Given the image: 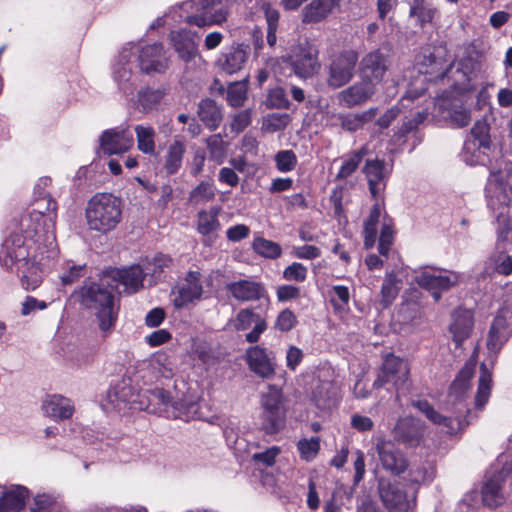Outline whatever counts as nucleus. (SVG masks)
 <instances>
[{"mask_svg": "<svg viewBox=\"0 0 512 512\" xmlns=\"http://www.w3.org/2000/svg\"><path fill=\"white\" fill-rule=\"evenodd\" d=\"M250 55V47L244 43L226 47L218 56L216 66L225 74L233 75L241 71Z\"/></svg>", "mask_w": 512, "mask_h": 512, "instance_id": "nucleus-23", "label": "nucleus"}, {"mask_svg": "<svg viewBox=\"0 0 512 512\" xmlns=\"http://www.w3.org/2000/svg\"><path fill=\"white\" fill-rule=\"evenodd\" d=\"M380 463L384 470L399 476L408 468V460L404 453L391 441H379L376 445Z\"/></svg>", "mask_w": 512, "mask_h": 512, "instance_id": "nucleus-25", "label": "nucleus"}, {"mask_svg": "<svg viewBox=\"0 0 512 512\" xmlns=\"http://www.w3.org/2000/svg\"><path fill=\"white\" fill-rule=\"evenodd\" d=\"M362 172L367 179L371 197L374 200H379L386 189L391 168H387L383 159H367Z\"/></svg>", "mask_w": 512, "mask_h": 512, "instance_id": "nucleus-20", "label": "nucleus"}, {"mask_svg": "<svg viewBox=\"0 0 512 512\" xmlns=\"http://www.w3.org/2000/svg\"><path fill=\"white\" fill-rule=\"evenodd\" d=\"M415 281L438 302L444 291L450 290L460 282V274L450 270H440L439 274L423 271L415 277Z\"/></svg>", "mask_w": 512, "mask_h": 512, "instance_id": "nucleus-16", "label": "nucleus"}, {"mask_svg": "<svg viewBox=\"0 0 512 512\" xmlns=\"http://www.w3.org/2000/svg\"><path fill=\"white\" fill-rule=\"evenodd\" d=\"M297 449L299 451L301 459L310 462L319 453L320 438L311 437L310 439H300L297 443Z\"/></svg>", "mask_w": 512, "mask_h": 512, "instance_id": "nucleus-57", "label": "nucleus"}, {"mask_svg": "<svg viewBox=\"0 0 512 512\" xmlns=\"http://www.w3.org/2000/svg\"><path fill=\"white\" fill-rule=\"evenodd\" d=\"M340 0H312L301 11L303 24H318L325 21L339 6Z\"/></svg>", "mask_w": 512, "mask_h": 512, "instance_id": "nucleus-35", "label": "nucleus"}, {"mask_svg": "<svg viewBox=\"0 0 512 512\" xmlns=\"http://www.w3.org/2000/svg\"><path fill=\"white\" fill-rule=\"evenodd\" d=\"M138 65L147 74H163L169 67V57L160 42L146 44L138 49Z\"/></svg>", "mask_w": 512, "mask_h": 512, "instance_id": "nucleus-18", "label": "nucleus"}, {"mask_svg": "<svg viewBox=\"0 0 512 512\" xmlns=\"http://www.w3.org/2000/svg\"><path fill=\"white\" fill-rule=\"evenodd\" d=\"M482 503L484 506L495 509L502 505L504 496L502 493V480L494 473L482 486Z\"/></svg>", "mask_w": 512, "mask_h": 512, "instance_id": "nucleus-42", "label": "nucleus"}, {"mask_svg": "<svg viewBox=\"0 0 512 512\" xmlns=\"http://www.w3.org/2000/svg\"><path fill=\"white\" fill-rule=\"evenodd\" d=\"M397 279L393 275L387 276L381 287V303L383 307H388L398 295V288L396 286Z\"/></svg>", "mask_w": 512, "mask_h": 512, "instance_id": "nucleus-62", "label": "nucleus"}, {"mask_svg": "<svg viewBox=\"0 0 512 512\" xmlns=\"http://www.w3.org/2000/svg\"><path fill=\"white\" fill-rule=\"evenodd\" d=\"M443 71H447L445 78L451 82L450 87L460 95H465L476 90L482 65L477 59L467 56L460 59L456 66L449 64Z\"/></svg>", "mask_w": 512, "mask_h": 512, "instance_id": "nucleus-8", "label": "nucleus"}, {"mask_svg": "<svg viewBox=\"0 0 512 512\" xmlns=\"http://www.w3.org/2000/svg\"><path fill=\"white\" fill-rule=\"evenodd\" d=\"M186 153V144L180 139L174 141L168 146L165 156L163 169L168 176L175 175L182 167L184 155Z\"/></svg>", "mask_w": 512, "mask_h": 512, "instance_id": "nucleus-41", "label": "nucleus"}, {"mask_svg": "<svg viewBox=\"0 0 512 512\" xmlns=\"http://www.w3.org/2000/svg\"><path fill=\"white\" fill-rule=\"evenodd\" d=\"M165 95V89L147 87L138 92V102L143 111L149 112L157 108Z\"/></svg>", "mask_w": 512, "mask_h": 512, "instance_id": "nucleus-50", "label": "nucleus"}, {"mask_svg": "<svg viewBox=\"0 0 512 512\" xmlns=\"http://www.w3.org/2000/svg\"><path fill=\"white\" fill-rule=\"evenodd\" d=\"M428 117V112L426 110H422L417 112L413 118L408 119L402 123V125L395 131L392 140L395 143L405 142V138L407 134L416 131L418 127L424 123V121Z\"/></svg>", "mask_w": 512, "mask_h": 512, "instance_id": "nucleus-51", "label": "nucleus"}, {"mask_svg": "<svg viewBox=\"0 0 512 512\" xmlns=\"http://www.w3.org/2000/svg\"><path fill=\"white\" fill-rule=\"evenodd\" d=\"M473 315L467 311H457L453 314V322L450 325V332L456 347H459L466 340L473 329Z\"/></svg>", "mask_w": 512, "mask_h": 512, "instance_id": "nucleus-38", "label": "nucleus"}, {"mask_svg": "<svg viewBox=\"0 0 512 512\" xmlns=\"http://www.w3.org/2000/svg\"><path fill=\"white\" fill-rule=\"evenodd\" d=\"M475 368L476 361L472 358L467 360L451 383L447 395L445 404L447 409L455 414L459 430L466 428L478 418V414L470 410L467 402V393L475 373Z\"/></svg>", "mask_w": 512, "mask_h": 512, "instance_id": "nucleus-4", "label": "nucleus"}, {"mask_svg": "<svg viewBox=\"0 0 512 512\" xmlns=\"http://www.w3.org/2000/svg\"><path fill=\"white\" fill-rule=\"evenodd\" d=\"M249 77L246 76L242 81L233 82L227 89V102L232 107H241L246 98L248 90Z\"/></svg>", "mask_w": 512, "mask_h": 512, "instance_id": "nucleus-53", "label": "nucleus"}, {"mask_svg": "<svg viewBox=\"0 0 512 512\" xmlns=\"http://www.w3.org/2000/svg\"><path fill=\"white\" fill-rule=\"evenodd\" d=\"M169 39L178 58L184 63L189 64L200 58L197 33L182 28L171 31Z\"/></svg>", "mask_w": 512, "mask_h": 512, "instance_id": "nucleus-22", "label": "nucleus"}, {"mask_svg": "<svg viewBox=\"0 0 512 512\" xmlns=\"http://www.w3.org/2000/svg\"><path fill=\"white\" fill-rule=\"evenodd\" d=\"M377 110V108H370L362 113L339 114L338 119L342 129L355 132L371 121L376 116Z\"/></svg>", "mask_w": 512, "mask_h": 512, "instance_id": "nucleus-47", "label": "nucleus"}, {"mask_svg": "<svg viewBox=\"0 0 512 512\" xmlns=\"http://www.w3.org/2000/svg\"><path fill=\"white\" fill-rule=\"evenodd\" d=\"M44 414L55 420L63 421L70 419L75 412L73 402L60 394L48 395L42 403Z\"/></svg>", "mask_w": 512, "mask_h": 512, "instance_id": "nucleus-36", "label": "nucleus"}, {"mask_svg": "<svg viewBox=\"0 0 512 512\" xmlns=\"http://www.w3.org/2000/svg\"><path fill=\"white\" fill-rule=\"evenodd\" d=\"M291 67L300 78H311L320 69L318 45L305 39L300 42L291 57Z\"/></svg>", "mask_w": 512, "mask_h": 512, "instance_id": "nucleus-14", "label": "nucleus"}, {"mask_svg": "<svg viewBox=\"0 0 512 512\" xmlns=\"http://www.w3.org/2000/svg\"><path fill=\"white\" fill-rule=\"evenodd\" d=\"M146 276L144 267L132 265L118 271V280L130 293L137 292L143 287V280Z\"/></svg>", "mask_w": 512, "mask_h": 512, "instance_id": "nucleus-44", "label": "nucleus"}, {"mask_svg": "<svg viewBox=\"0 0 512 512\" xmlns=\"http://www.w3.org/2000/svg\"><path fill=\"white\" fill-rule=\"evenodd\" d=\"M490 127L486 121H476L470 131V136L463 145V158L467 164L474 165L480 162V154L490 149Z\"/></svg>", "mask_w": 512, "mask_h": 512, "instance_id": "nucleus-15", "label": "nucleus"}, {"mask_svg": "<svg viewBox=\"0 0 512 512\" xmlns=\"http://www.w3.org/2000/svg\"><path fill=\"white\" fill-rule=\"evenodd\" d=\"M487 206L495 218L498 241L512 239V206L503 184L489 179L486 186Z\"/></svg>", "mask_w": 512, "mask_h": 512, "instance_id": "nucleus-6", "label": "nucleus"}, {"mask_svg": "<svg viewBox=\"0 0 512 512\" xmlns=\"http://www.w3.org/2000/svg\"><path fill=\"white\" fill-rule=\"evenodd\" d=\"M173 259L163 253H157L151 260L144 263L146 276L150 275L154 283L162 280L166 276L167 269H170Z\"/></svg>", "mask_w": 512, "mask_h": 512, "instance_id": "nucleus-45", "label": "nucleus"}, {"mask_svg": "<svg viewBox=\"0 0 512 512\" xmlns=\"http://www.w3.org/2000/svg\"><path fill=\"white\" fill-rule=\"evenodd\" d=\"M265 104L271 109H289L290 101L284 88L275 87L268 92Z\"/></svg>", "mask_w": 512, "mask_h": 512, "instance_id": "nucleus-60", "label": "nucleus"}, {"mask_svg": "<svg viewBox=\"0 0 512 512\" xmlns=\"http://www.w3.org/2000/svg\"><path fill=\"white\" fill-rule=\"evenodd\" d=\"M138 149L148 155L155 154L156 132L152 126L137 125L135 127Z\"/></svg>", "mask_w": 512, "mask_h": 512, "instance_id": "nucleus-49", "label": "nucleus"}, {"mask_svg": "<svg viewBox=\"0 0 512 512\" xmlns=\"http://www.w3.org/2000/svg\"><path fill=\"white\" fill-rule=\"evenodd\" d=\"M366 153L367 149L365 147L350 153L347 158L344 159L336 175V179L344 180L350 177L357 170Z\"/></svg>", "mask_w": 512, "mask_h": 512, "instance_id": "nucleus-52", "label": "nucleus"}, {"mask_svg": "<svg viewBox=\"0 0 512 512\" xmlns=\"http://www.w3.org/2000/svg\"><path fill=\"white\" fill-rule=\"evenodd\" d=\"M26 235L12 232L7 237L0 250V262L7 269H12L18 261H23L30 256V242L36 243L41 235H35L32 228H25Z\"/></svg>", "mask_w": 512, "mask_h": 512, "instance_id": "nucleus-11", "label": "nucleus"}, {"mask_svg": "<svg viewBox=\"0 0 512 512\" xmlns=\"http://www.w3.org/2000/svg\"><path fill=\"white\" fill-rule=\"evenodd\" d=\"M36 206L20 222L22 228H32L35 235H42L53 230L57 218V202L49 195L39 193Z\"/></svg>", "mask_w": 512, "mask_h": 512, "instance_id": "nucleus-10", "label": "nucleus"}, {"mask_svg": "<svg viewBox=\"0 0 512 512\" xmlns=\"http://www.w3.org/2000/svg\"><path fill=\"white\" fill-rule=\"evenodd\" d=\"M221 208L213 206L209 211L201 210L197 215V231L203 236H208L221 228L218 215Z\"/></svg>", "mask_w": 512, "mask_h": 512, "instance_id": "nucleus-46", "label": "nucleus"}, {"mask_svg": "<svg viewBox=\"0 0 512 512\" xmlns=\"http://www.w3.org/2000/svg\"><path fill=\"white\" fill-rule=\"evenodd\" d=\"M510 338L509 324L505 310L500 309L494 317L487 337L486 347L489 351L490 368L486 363L480 365V376L475 395V409L481 411L488 403L493 386L492 369L498 354Z\"/></svg>", "mask_w": 512, "mask_h": 512, "instance_id": "nucleus-2", "label": "nucleus"}, {"mask_svg": "<svg viewBox=\"0 0 512 512\" xmlns=\"http://www.w3.org/2000/svg\"><path fill=\"white\" fill-rule=\"evenodd\" d=\"M298 325V319L295 313L289 308L279 312L274 322V329L282 333H287Z\"/></svg>", "mask_w": 512, "mask_h": 512, "instance_id": "nucleus-59", "label": "nucleus"}, {"mask_svg": "<svg viewBox=\"0 0 512 512\" xmlns=\"http://www.w3.org/2000/svg\"><path fill=\"white\" fill-rule=\"evenodd\" d=\"M138 394L132 387L130 379H122L112 385L107 392V401L118 412L129 407L138 409Z\"/></svg>", "mask_w": 512, "mask_h": 512, "instance_id": "nucleus-26", "label": "nucleus"}, {"mask_svg": "<svg viewBox=\"0 0 512 512\" xmlns=\"http://www.w3.org/2000/svg\"><path fill=\"white\" fill-rule=\"evenodd\" d=\"M29 512H69L59 496L38 493L33 497Z\"/></svg>", "mask_w": 512, "mask_h": 512, "instance_id": "nucleus-43", "label": "nucleus"}, {"mask_svg": "<svg viewBox=\"0 0 512 512\" xmlns=\"http://www.w3.org/2000/svg\"><path fill=\"white\" fill-rule=\"evenodd\" d=\"M288 402L283 389L275 384H268L267 390L261 392L259 419L265 434L274 435L286 427Z\"/></svg>", "mask_w": 512, "mask_h": 512, "instance_id": "nucleus-5", "label": "nucleus"}, {"mask_svg": "<svg viewBox=\"0 0 512 512\" xmlns=\"http://www.w3.org/2000/svg\"><path fill=\"white\" fill-rule=\"evenodd\" d=\"M133 143L132 132L128 128L123 127L107 129L99 137L100 149L109 156L127 152Z\"/></svg>", "mask_w": 512, "mask_h": 512, "instance_id": "nucleus-21", "label": "nucleus"}, {"mask_svg": "<svg viewBox=\"0 0 512 512\" xmlns=\"http://www.w3.org/2000/svg\"><path fill=\"white\" fill-rule=\"evenodd\" d=\"M216 189L213 183L202 181L189 193V202L200 204L214 199Z\"/></svg>", "mask_w": 512, "mask_h": 512, "instance_id": "nucleus-55", "label": "nucleus"}, {"mask_svg": "<svg viewBox=\"0 0 512 512\" xmlns=\"http://www.w3.org/2000/svg\"><path fill=\"white\" fill-rule=\"evenodd\" d=\"M123 202L112 193H96L87 202L85 218L90 230L106 234L122 219Z\"/></svg>", "mask_w": 512, "mask_h": 512, "instance_id": "nucleus-3", "label": "nucleus"}, {"mask_svg": "<svg viewBox=\"0 0 512 512\" xmlns=\"http://www.w3.org/2000/svg\"><path fill=\"white\" fill-rule=\"evenodd\" d=\"M184 283L177 288L173 299V305L177 309H182L195 300H199L203 294L201 283V273L199 271H188Z\"/></svg>", "mask_w": 512, "mask_h": 512, "instance_id": "nucleus-29", "label": "nucleus"}, {"mask_svg": "<svg viewBox=\"0 0 512 512\" xmlns=\"http://www.w3.org/2000/svg\"><path fill=\"white\" fill-rule=\"evenodd\" d=\"M86 264L75 265L71 261L67 262V268L60 275V281L63 286L72 285L85 275Z\"/></svg>", "mask_w": 512, "mask_h": 512, "instance_id": "nucleus-61", "label": "nucleus"}, {"mask_svg": "<svg viewBox=\"0 0 512 512\" xmlns=\"http://www.w3.org/2000/svg\"><path fill=\"white\" fill-rule=\"evenodd\" d=\"M390 67V55L377 48L365 54L359 62L360 78L376 87Z\"/></svg>", "mask_w": 512, "mask_h": 512, "instance_id": "nucleus-17", "label": "nucleus"}, {"mask_svg": "<svg viewBox=\"0 0 512 512\" xmlns=\"http://www.w3.org/2000/svg\"><path fill=\"white\" fill-rule=\"evenodd\" d=\"M394 241V229L391 219H384V222L381 227L379 242H378V252L382 256H387L390 247Z\"/></svg>", "mask_w": 512, "mask_h": 512, "instance_id": "nucleus-58", "label": "nucleus"}, {"mask_svg": "<svg viewBox=\"0 0 512 512\" xmlns=\"http://www.w3.org/2000/svg\"><path fill=\"white\" fill-rule=\"evenodd\" d=\"M16 272L20 278L21 286L27 290L37 289L44 278L43 257L37 259V256L28 257L23 261H18L14 264Z\"/></svg>", "mask_w": 512, "mask_h": 512, "instance_id": "nucleus-24", "label": "nucleus"}, {"mask_svg": "<svg viewBox=\"0 0 512 512\" xmlns=\"http://www.w3.org/2000/svg\"><path fill=\"white\" fill-rule=\"evenodd\" d=\"M226 290L240 302L258 301L267 297L264 284L250 279L230 282L226 285Z\"/></svg>", "mask_w": 512, "mask_h": 512, "instance_id": "nucleus-30", "label": "nucleus"}, {"mask_svg": "<svg viewBox=\"0 0 512 512\" xmlns=\"http://www.w3.org/2000/svg\"><path fill=\"white\" fill-rule=\"evenodd\" d=\"M378 492L383 505L391 512H415L416 492L408 496L398 483L384 477L378 479Z\"/></svg>", "mask_w": 512, "mask_h": 512, "instance_id": "nucleus-12", "label": "nucleus"}, {"mask_svg": "<svg viewBox=\"0 0 512 512\" xmlns=\"http://www.w3.org/2000/svg\"><path fill=\"white\" fill-rule=\"evenodd\" d=\"M275 163L280 172H290L297 165V156L292 150H281L275 155Z\"/></svg>", "mask_w": 512, "mask_h": 512, "instance_id": "nucleus-63", "label": "nucleus"}, {"mask_svg": "<svg viewBox=\"0 0 512 512\" xmlns=\"http://www.w3.org/2000/svg\"><path fill=\"white\" fill-rule=\"evenodd\" d=\"M445 109L448 112L450 122L456 127H465L471 121V114L462 104L450 103Z\"/></svg>", "mask_w": 512, "mask_h": 512, "instance_id": "nucleus-56", "label": "nucleus"}, {"mask_svg": "<svg viewBox=\"0 0 512 512\" xmlns=\"http://www.w3.org/2000/svg\"><path fill=\"white\" fill-rule=\"evenodd\" d=\"M252 248L258 255L267 259H277L282 254V248L278 243L263 237L255 238Z\"/></svg>", "mask_w": 512, "mask_h": 512, "instance_id": "nucleus-54", "label": "nucleus"}, {"mask_svg": "<svg viewBox=\"0 0 512 512\" xmlns=\"http://www.w3.org/2000/svg\"><path fill=\"white\" fill-rule=\"evenodd\" d=\"M207 149L210 157L217 161H221L226 153V143L220 134H213L206 140Z\"/></svg>", "mask_w": 512, "mask_h": 512, "instance_id": "nucleus-64", "label": "nucleus"}, {"mask_svg": "<svg viewBox=\"0 0 512 512\" xmlns=\"http://www.w3.org/2000/svg\"><path fill=\"white\" fill-rule=\"evenodd\" d=\"M375 91L376 87L372 83L361 78L360 81L340 91L337 100L340 106L351 109L366 103Z\"/></svg>", "mask_w": 512, "mask_h": 512, "instance_id": "nucleus-28", "label": "nucleus"}, {"mask_svg": "<svg viewBox=\"0 0 512 512\" xmlns=\"http://www.w3.org/2000/svg\"><path fill=\"white\" fill-rule=\"evenodd\" d=\"M339 387L330 380L319 381L312 390L311 400L320 410H330L339 403Z\"/></svg>", "mask_w": 512, "mask_h": 512, "instance_id": "nucleus-37", "label": "nucleus"}, {"mask_svg": "<svg viewBox=\"0 0 512 512\" xmlns=\"http://www.w3.org/2000/svg\"><path fill=\"white\" fill-rule=\"evenodd\" d=\"M171 415L176 419L189 421L199 411L198 397L191 394H183L182 397L172 398Z\"/></svg>", "mask_w": 512, "mask_h": 512, "instance_id": "nucleus-40", "label": "nucleus"}, {"mask_svg": "<svg viewBox=\"0 0 512 512\" xmlns=\"http://www.w3.org/2000/svg\"><path fill=\"white\" fill-rule=\"evenodd\" d=\"M444 60L442 57L437 56L431 48H423L415 58V65L418 72L429 76L428 80L437 81L444 80L447 71L444 70Z\"/></svg>", "mask_w": 512, "mask_h": 512, "instance_id": "nucleus-32", "label": "nucleus"}, {"mask_svg": "<svg viewBox=\"0 0 512 512\" xmlns=\"http://www.w3.org/2000/svg\"><path fill=\"white\" fill-rule=\"evenodd\" d=\"M132 49V47H124L112 68L114 81L117 83L119 90L124 94H131L133 91L131 59L134 52Z\"/></svg>", "mask_w": 512, "mask_h": 512, "instance_id": "nucleus-31", "label": "nucleus"}, {"mask_svg": "<svg viewBox=\"0 0 512 512\" xmlns=\"http://www.w3.org/2000/svg\"><path fill=\"white\" fill-rule=\"evenodd\" d=\"M223 2L247 4L252 0H190L185 5L189 6L192 11L184 17V22L189 26L198 28L221 25L229 16L227 7L217 8Z\"/></svg>", "mask_w": 512, "mask_h": 512, "instance_id": "nucleus-7", "label": "nucleus"}, {"mask_svg": "<svg viewBox=\"0 0 512 512\" xmlns=\"http://www.w3.org/2000/svg\"><path fill=\"white\" fill-rule=\"evenodd\" d=\"M394 439L408 447H416L423 437V427L419 420L407 416L400 418L394 429Z\"/></svg>", "mask_w": 512, "mask_h": 512, "instance_id": "nucleus-33", "label": "nucleus"}, {"mask_svg": "<svg viewBox=\"0 0 512 512\" xmlns=\"http://www.w3.org/2000/svg\"><path fill=\"white\" fill-rule=\"evenodd\" d=\"M197 114L205 127L211 131L216 130L223 120L221 107L211 98H205L199 102Z\"/></svg>", "mask_w": 512, "mask_h": 512, "instance_id": "nucleus-39", "label": "nucleus"}, {"mask_svg": "<svg viewBox=\"0 0 512 512\" xmlns=\"http://www.w3.org/2000/svg\"><path fill=\"white\" fill-rule=\"evenodd\" d=\"M244 360L250 372L256 377L272 380L276 376L278 364L272 350L260 345L250 346L245 352Z\"/></svg>", "mask_w": 512, "mask_h": 512, "instance_id": "nucleus-13", "label": "nucleus"}, {"mask_svg": "<svg viewBox=\"0 0 512 512\" xmlns=\"http://www.w3.org/2000/svg\"><path fill=\"white\" fill-rule=\"evenodd\" d=\"M138 409L144 410L150 414H169L172 403V397L168 391L163 388H153L138 393Z\"/></svg>", "mask_w": 512, "mask_h": 512, "instance_id": "nucleus-27", "label": "nucleus"}, {"mask_svg": "<svg viewBox=\"0 0 512 512\" xmlns=\"http://www.w3.org/2000/svg\"><path fill=\"white\" fill-rule=\"evenodd\" d=\"M71 298L86 310L93 318L101 336H110L119 317L120 302L109 286L89 279L74 290Z\"/></svg>", "mask_w": 512, "mask_h": 512, "instance_id": "nucleus-1", "label": "nucleus"}, {"mask_svg": "<svg viewBox=\"0 0 512 512\" xmlns=\"http://www.w3.org/2000/svg\"><path fill=\"white\" fill-rule=\"evenodd\" d=\"M359 54L354 49H344L329 57L326 66V83L332 89L348 84L355 75Z\"/></svg>", "mask_w": 512, "mask_h": 512, "instance_id": "nucleus-9", "label": "nucleus"}, {"mask_svg": "<svg viewBox=\"0 0 512 512\" xmlns=\"http://www.w3.org/2000/svg\"><path fill=\"white\" fill-rule=\"evenodd\" d=\"M408 3L410 6L409 16L416 18L419 27L423 28L427 23L432 22L437 11L426 0H409Z\"/></svg>", "mask_w": 512, "mask_h": 512, "instance_id": "nucleus-48", "label": "nucleus"}, {"mask_svg": "<svg viewBox=\"0 0 512 512\" xmlns=\"http://www.w3.org/2000/svg\"><path fill=\"white\" fill-rule=\"evenodd\" d=\"M408 376V370L401 358L390 353L384 357L383 363L373 383V387L379 389L386 384H392L398 391Z\"/></svg>", "mask_w": 512, "mask_h": 512, "instance_id": "nucleus-19", "label": "nucleus"}, {"mask_svg": "<svg viewBox=\"0 0 512 512\" xmlns=\"http://www.w3.org/2000/svg\"><path fill=\"white\" fill-rule=\"evenodd\" d=\"M29 494V489L22 485L0 486V512H21Z\"/></svg>", "mask_w": 512, "mask_h": 512, "instance_id": "nucleus-34", "label": "nucleus"}]
</instances>
